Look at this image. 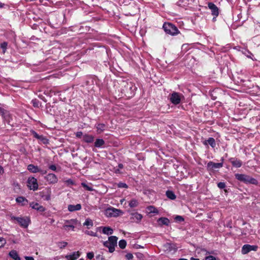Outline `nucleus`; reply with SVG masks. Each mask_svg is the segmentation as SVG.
I'll list each match as a JSON object with an SVG mask.
<instances>
[{"mask_svg":"<svg viewBox=\"0 0 260 260\" xmlns=\"http://www.w3.org/2000/svg\"><path fill=\"white\" fill-rule=\"evenodd\" d=\"M235 176L236 179L245 184H251L254 185H257L258 184V181L256 179L249 175L238 173L236 174Z\"/></svg>","mask_w":260,"mask_h":260,"instance_id":"obj_1","label":"nucleus"},{"mask_svg":"<svg viewBox=\"0 0 260 260\" xmlns=\"http://www.w3.org/2000/svg\"><path fill=\"white\" fill-rule=\"evenodd\" d=\"M11 219L12 220H15L21 228L26 229L30 223V219L28 216H11Z\"/></svg>","mask_w":260,"mask_h":260,"instance_id":"obj_2","label":"nucleus"},{"mask_svg":"<svg viewBox=\"0 0 260 260\" xmlns=\"http://www.w3.org/2000/svg\"><path fill=\"white\" fill-rule=\"evenodd\" d=\"M118 238L116 236H110L108 238V240L104 242V245L108 248L109 251L110 253L115 250V247L117 245Z\"/></svg>","mask_w":260,"mask_h":260,"instance_id":"obj_3","label":"nucleus"},{"mask_svg":"<svg viewBox=\"0 0 260 260\" xmlns=\"http://www.w3.org/2000/svg\"><path fill=\"white\" fill-rule=\"evenodd\" d=\"M163 28L166 33L172 35H176L178 32L177 28L170 23H165L163 25Z\"/></svg>","mask_w":260,"mask_h":260,"instance_id":"obj_4","label":"nucleus"},{"mask_svg":"<svg viewBox=\"0 0 260 260\" xmlns=\"http://www.w3.org/2000/svg\"><path fill=\"white\" fill-rule=\"evenodd\" d=\"M122 213L120 210L113 207L108 208L105 210V215L108 217H117Z\"/></svg>","mask_w":260,"mask_h":260,"instance_id":"obj_5","label":"nucleus"},{"mask_svg":"<svg viewBox=\"0 0 260 260\" xmlns=\"http://www.w3.org/2000/svg\"><path fill=\"white\" fill-rule=\"evenodd\" d=\"M27 186L30 190H37L38 188V183L37 179L30 177L27 181Z\"/></svg>","mask_w":260,"mask_h":260,"instance_id":"obj_6","label":"nucleus"},{"mask_svg":"<svg viewBox=\"0 0 260 260\" xmlns=\"http://www.w3.org/2000/svg\"><path fill=\"white\" fill-rule=\"evenodd\" d=\"M223 158H221V162L216 163L213 161H209L207 165V168L208 171H213L217 169H220L223 167Z\"/></svg>","mask_w":260,"mask_h":260,"instance_id":"obj_7","label":"nucleus"},{"mask_svg":"<svg viewBox=\"0 0 260 260\" xmlns=\"http://www.w3.org/2000/svg\"><path fill=\"white\" fill-rule=\"evenodd\" d=\"M181 94L174 92L170 95V100L174 105H178L181 102Z\"/></svg>","mask_w":260,"mask_h":260,"instance_id":"obj_8","label":"nucleus"},{"mask_svg":"<svg viewBox=\"0 0 260 260\" xmlns=\"http://www.w3.org/2000/svg\"><path fill=\"white\" fill-rule=\"evenodd\" d=\"M258 249V246L256 245H250L249 244H245L242 247V253L246 254L251 251H256Z\"/></svg>","mask_w":260,"mask_h":260,"instance_id":"obj_9","label":"nucleus"},{"mask_svg":"<svg viewBox=\"0 0 260 260\" xmlns=\"http://www.w3.org/2000/svg\"><path fill=\"white\" fill-rule=\"evenodd\" d=\"M77 220L76 219H72L70 220H64V224L63 226V229L71 228L74 231L75 225L77 224Z\"/></svg>","mask_w":260,"mask_h":260,"instance_id":"obj_10","label":"nucleus"},{"mask_svg":"<svg viewBox=\"0 0 260 260\" xmlns=\"http://www.w3.org/2000/svg\"><path fill=\"white\" fill-rule=\"evenodd\" d=\"M142 218V215L138 212H133L131 214L130 219L133 222H140Z\"/></svg>","mask_w":260,"mask_h":260,"instance_id":"obj_11","label":"nucleus"},{"mask_svg":"<svg viewBox=\"0 0 260 260\" xmlns=\"http://www.w3.org/2000/svg\"><path fill=\"white\" fill-rule=\"evenodd\" d=\"M229 161L232 164V166L235 168H240L243 164L242 161L237 158L231 157L229 159Z\"/></svg>","mask_w":260,"mask_h":260,"instance_id":"obj_12","label":"nucleus"},{"mask_svg":"<svg viewBox=\"0 0 260 260\" xmlns=\"http://www.w3.org/2000/svg\"><path fill=\"white\" fill-rule=\"evenodd\" d=\"M45 178L49 184H55L57 182L58 178L53 173L48 174Z\"/></svg>","mask_w":260,"mask_h":260,"instance_id":"obj_13","label":"nucleus"},{"mask_svg":"<svg viewBox=\"0 0 260 260\" xmlns=\"http://www.w3.org/2000/svg\"><path fill=\"white\" fill-rule=\"evenodd\" d=\"M208 6L211 11L212 14L217 17L219 15V10L217 7L213 3H209Z\"/></svg>","mask_w":260,"mask_h":260,"instance_id":"obj_14","label":"nucleus"},{"mask_svg":"<svg viewBox=\"0 0 260 260\" xmlns=\"http://www.w3.org/2000/svg\"><path fill=\"white\" fill-rule=\"evenodd\" d=\"M80 256V253L79 251L73 252L65 256V258L67 260H75L78 258Z\"/></svg>","mask_w":260,"mask_h":260,"instance_id":"obj_15","label":"nucleus"},{"mask_svg":"<svg viewBox=\"0 0 260 260\" xmlns=\"http://www.w3.org/2000/svg\"><path fill=\"white\" fill-rule=\"evenodd\" d=\"M30 207L32 209L37 210L40 212H44L45 210V208L42 205H40L38 203L32 202L30 204Z\"/></svg>","mask_w":260,"mask_h":260,"instance_id":"obj_16","label":"nucleus"},{"mask_svg":"<svg viewBox=\"0 0 260 260\" xmlns=\"http://www.w3.org/2000/svg\"><path fill=\"white\" fill-rule=\"evenodd\" d=\"M68 210L70 212H74L79 211L81 209V205L80 204H77L76 205H69L68 207Z\"/></svg>","mask_w":260,"mask_h":260,"instance_id":"obj_17","label":"nucleus"},{"mask_svg":"<svg viewBox=\"0 0 260 260\" xmlns=\"http://www.w3.org/2000/svg\"><path fill=\"white\" fill-rule=\"evenodd\" d=\"M27 170L33 173H36L40 172V169L37 166H35L32 164H30L27 166Z\"/></svg>","mask_w":260,"mask_h":260,"instance_id":"obj_18","label":"nucleus"},{"mask_svg":"<svg viewBox=\"0 0 260 260\" xmlns=\"http://www.w3.org/2000/svg\"><path fill=\"white\" fill-rule=\"evenodd\" d=\"M0 114L2 116L5 120L8 121L9 122H10L9 119L10 118V114L7 110L3 108L2 112H0Z\"/></svg>","mask_w":260,"mask_h":260,"instance_id":"obj_19","label":"nucleus"},{"mask_svg":"<svg viewBox=\"0 0 260 260\" xmlns=\"http://www.w3.org/2000/svg\"><path fill=\"white\" fill-rule=\"evenodd\" d=\"M204 144L205 145H210L212 148L216 146L215 140L213 138H209L208 140L204 142Z\"/></svg>","mask_w":260,"mask_h":260,"instance_id":"obj_20","label":"nucleus"},{"mask_svg":"<svg viewBox=\"0 0 260 260\" xmlns=\"http://www.w3.org/2000/svg\"><path fill=\"white\" fill-rule=\"evenodd\" d=\"M16 202L20 204L21 206H24L27 204L28 201L23 197H19L16 199Z\"/></svg>","mask_w":260,"mask_h":260,"instance_id":"obj_21","label":"nucleus"},{"mask_svg":"<svg viewBox=\"0 0 260 260\" xmlns=\"http://www.w3.org/2000/svg\"><path fill=\"white\" fill-rule=\"evenodd\" d=\"M9 256L14 260H21L17 252L15 250H12L9 253Z\"/></svg>","mask_w":260,"mask_h":260,"instance_id":"obj_22","label":"nucleus"},{"mask_svg":"<svg viewBox=\"0 0 260 260\" xmlns=\"http://www.w3.org/2000/svg\"><path fill=\"white\" fill-rule=\"evenodd\" d=\"M102 232L104 234L110 235L113 233V230L109 226H104Z\"/></svg>","mask_w":260,"mask_h":260,"instance_id":"obj_23","label":"nucleus"},{"mask_svg":"<svg viewBox=\"0 0 260 260\" xmlns=\"http://www.w3.org/2000/svg\"><path fill=\"white\" fill-rule=\"evenodd\" d=\"M83 140L86 143H92L94 140V137L92 135L86 134L83 137Z\"/></svg>","mask_w":260,"mask_h":260,"instance_id":"obj_24","label":"nucleus"},{"mask_svg":"<svg viewBox=\"0 0 260 260\" xmlns=\"http://www.w3.org/2000/svg\"><path fill=\"white\" fill-rule=\"evenodd\" d=\"M146 211L148 213H154L158 214V210L153 206H149L146 208Z\"/></svg>","mask_w":260,"mask_h":260,"instance_id":"obj_25","label":"nucleus"},{"mask_svg":"<svg viewBox=\"0 0 260 260\" xmlns=\"http://www.w3.org/2000/svg\"><path fill=\"white\" fill-rule=\"evenodd\" d=\"M158 222L159 224L162 225H168L170 223V220L168 218L166 217H160L158 219Z\"/></svg>","mask_w":260,"mask_h":260,"instance_id":"obj_26","label":"nucleus"},{"mask_svg":"<svg viewBox=\"0 0 260 260\" xmlns=\"http://www.w3.org/2000/svg\"><path fill=\"white\" fill-rule=\"evenodd\" d=\"M105 144V141L102 139H97L94 142V146L97 148L102 147Z\"/></svg>","mask_w":260,"mask_h":260,"instance_id":"obj_27","label":"nucleus"},{"mask_svg":"<svg viewBox=\"0 0 260 260\" xmlns=\"http://www.w3.org/2000/svg\"><path fill=\"white\" fill-rule=\"evenodd\" d=\"M83 225L86 226L87 228L89 229L93 225V221L90 218H87L84 222Z\"/></svg>","mask_w":260,"mask_h":260,"instance_id":"obj_28","label":"nucleus"},{"mask_svg":"<svg viewBox=\"0 0 260 260\" xmlns=\"http://www.w3.org/2000/svg\"><path fill=\"white\" fill-rule=\"evenodd\" d=\"M167 197L171 200H175L176 198V195L173 191L171 190H167L166 191Z\"/></svg>","mask_w":260,"mask_h":260,"instance_id":"obj_29","label":"nucleus"},{"mask_svg":"<svg viewBox=\"0 0 260 260\" xmlns=\"http://www.w3.org/2000/svg\"><path fill=\"white\" fill-rule=\"evenodd\" d=\"M129 206L131 208H135L138 206L139 202L136 199H133L129 202Z\"/></svg>","mask_w":260,"mask_h":260,"instance_id":"obj_30","label":"nucleus"},{"mask_svg":"<svg viewBox=\"0 0 260 260\" xmlns=\"http://www.w3.org/2000/svg\"><path fill=\"white\" fill-rule=\"evenodd\" d=\"M96 128L99 133H101L105 130V125L103 123H99L96 125Z\"/></svg>","mask_w":260,"mask_h":260,"instance_id":"obj_31","label":"nucleus"},{"mask_svg":"<svg viewBox=\"0 0 260 260\" xmlns=\"http://www.w3.org/2000/svg\"><path fill=\"white\" fill-rule=\"evenodd\" d=\"M81 185L82 187H83L86 190L88 191H92L93 190V188L91 186H89L85 182H82Z\"/></svg>","mask_w":260,"mask_h":260,"instance_id":"obj_32","label":"nucleus"},{"mask_svg":"<svg viewBox=\"0 0 260 260\" xmlns=\"http://www.w3.org/2000/svg\"><path fill=\"white\" fill-rule=\"evenodd\" d=\"M243 53L248 58L252 59L253 60L254 59L252 58L253 54L248 50H245L242 51Z\"/></svg>","mask_w":260,"mask_h":260,"instance_id":"obj_33","label":"nucleus"},{"mask_svg":"<svg viewBox=\"0 0 260 260\" xmlns=\"http://www.w3.org/2000/svg\"><path fill=\"white\" fill-rule=\"evenodd\" d=\"M118 245L119 247L121 249H124L126 247V242L125 240H120L119 241Z\"/></svg>","mask_w":260,"mask_h":260,"instance_id":"obj_34","label":"nucleus"},{"mask_svg":"<svg viewBox=\"0 0 260 260\" xmlns=\"http://www.w3.org/2000/svg\"><path fill=\"white\" fill-rule=\"evenodd\" d=\"M7 46L8 43L6 42H4L1 44V48L3 49V52L4 54L6 51Z\"/></svg>","mask_w":260,"mask_h":260,"instance_id":"obj_35","label":"nucleus"},{"mask_svg":"<svg viewBox=\"0 0 260 260\" xmlns=\"http://www.w3.org/2000/svg\"><path fill=\"white\" fill-rule=\"evenodd\" d=\"M85 233L86 235H89L91 236H93V237H98V236L96 232H93L91 231H86L85 232Z\"/></svg>","mask_w":260,"mask_h":260,"instance_id":"obj_36","label":"nucleus"},{"mask_svg":"<svg viewBox=\"0 0 260 260\" xmlns=\"http://www.w3.org/2000/svg\"><path fill=\"white\" fill-rule=\"evenodd\" d=\"M6 243V240L3 237H0V248H2L4 246V245Z\"/></svg>","mask_w":260,"mask_h":260,"instance_id":"obj_37","label":"nucleus"},{"mask_svg":"<svg viewBox=\"0 0 260 260\" xmlns=\"http://www.w3.org/2000/svg\"><path fill=\"white\" fill-rule=\"evenodd\" d=\"M117 186L119 188H128V185L126 183L123 182H119L117 184Z\"/></svg>","mask_w":260,"mask_h":260,"instance_id":"obj_38","label":"nucleus"},{"mask_svg":"<svg viewBox=\"0 0 260 260\" xmlns=\"http://www.w3.org/2000/svg\"><path fill=\"white\" fill-rule=\"evenodd\" d=\"M39 138L38 139L41 140L43 143L45 144L47 142V139L43 136L40 135Z\"/></svg>","mask_w":260,"mask_h":260,"instance_id":"obj_39","label":"nucleus"},{"mask_svg":"<svg viewBox=\"0 0 260 260\" xmlns=\"http://www.w3.org/2000/svg\"><path fill=\"white\" fill-rule=\"evenodd\" d=\"M217 186L220 189H223L225 187V184L224 182H220L218 183Z\"/></svg>","mask_w":260,"mask_h":260,"instance_id":"obj_40","label":"nucleus"},{"mask_svg":"<svg viewBox=\"0 0 260 260\" xmlns=\"http://www.w3.org/2000/svg\"><path fill=\"white\" fill-rule=\"evenodd\" d=\"M68 244V243L66 242H59L58 244V246L60 247V248H64Z\"/></svg>","mask_w":260,"mask_h":260,"instance_id":"obj_41","label":"nucleus"},{"mask_svg":"<svg viewBox=\"0 0 260 260\" xmlns=\"http://www.w3.org/2000/svg\"><path fill=\"white\" fill-rule=\"evenodd\" d=\"M31 103L35 107H38L39 105V102L38 101L35 100H32Z\"/></svg>","mask_w":260,"mask_h":260,"instance_id":"obj_42","label":"nucleus"},{"mask_svg":"<svg viewBox=\"0 0 260 260\" xmlns=\"http://www.w3.org/2000/svg\"><path fill=\"white\" fill-rule=\"evenodd\" d=\"M175 219L177 221H178L179 222H182L184 221V218H183V217L179 215L176 216L175 217Z\"/></svg>","mask_w":260,"mask_h":260,"instance_id":"obj_43","label":"nucleus"},{"mask_svg":"<svg viewBox=\"0 0 260 260\" xmlns=\"http://www.w3.org/2000/svg\"><path fill=\"white\" fill-rule=\"evenodd\" d=\"M93 256L94 254L93 252H88L87 253V257L89 259H91Z\"/></svg>","mask_w":260,"mask_h":260,"instance_id":"obj_44","label":"nucleus"},{"mask_svg":"<svg viewBox=\"0 0 260 260\" xmlns=\"http://www.w3.org/2000/svg\"><path fill=\"white\" fill-rule=\"evenodd\" d=\"M125 257L127 259L130 260L133 258V255L132 253H128L125 255Z\"/></svg>","mask_w":260,"mask_h":260,"instance_id":"obj_45","label":"nucleus"},{"mask_svg":"<svg viewBox=\"0 0 260 260\" xmlns=\"http://www.w3.org/2000/svg\"><path fill=\"white\" fill-rule=\"evenodd\" d=\"M205 260H216V258L212 255H209L206 257Z\"/></svg>","mask_w":260,"mask_h":260,"instance_id":"obj_46","label":"nucleus"},{"mask_svg":"<svg viewBox=\"0 0 260 260\" xmlns=\"http://www.w3.org/2000/svg\"><path fill=\"white\" fill-rule=\"evenodd\" d=\"M49 169H50V170H51L52 171H56V167L54 165H50L49 166Z\"/></svg>","mask_w":260,"mask_h":260,"instance_id":"obj_47","label":"nucleus"},{"mask_svg":"<svg viewBox=\"0 0 260 260\" xmlns=\"http://www.w3.org/2000/svg\"><path fill=\"white\" fill-rule=\"evenodd\" d=\"M31 134L33 135L34 137L38 139V138H39V137L40 136L39 135H38L35 131H32L31 132Z\"/></svg>","mask_w":260,"mask_h":260,"instance_id":"obj_48","label":"nucleus"},{"mask_svg":"<svg viewBox=\"0 0 260 260\" xmlns=\"http://www.w3.org/2000/svg\"><path fill=\"white\" fill-rule=\"evenodd\" d=\"M65 182H66V183H67L68 184H71V185H73V184H74V182H73V181L72 179H69L65 181Z\"/></svg>","mask_w":260,"mask_h":260,"instance_id":"obj_49","label":"nucleus"},{"mask_svg":"<svg viewBox=\"0 0 260 260\" xmlns=\"http://www.w3.org/2000/svg\"><path fill=\"white\" fill-rule=\"evenodd\" d=\"M25 260H34V258L32 256H25Z\"/></svg>","mask_w":260,"mask_h":260,"instance_id":"obj_50","label":"nucleus"},{"mask_svg":"<svg viewBox=\"0 0 260 260\" xmlns=\"http://www.w3.org/2000/svg\"><path fill=\"white\" fill-rule=\"evenodd\" d=\"M50 198H51L50 196L49 195V194L45 196V200H46V201L50 200Z\"/></svg>","mask_w":260,"mask_h":260,"instance_id":"obj_51","label":"nucleus"},{"mask_svg":"<svg viewBox=\"0 0 260 260\" xmlns=\"http://www.w3.org/2000/svg\"><path fill=\"white\" fill-rule=\"evenodd\" d=\"M82 135V133L81 132H77L76 134V136L78 137H80Z\"/></svg>","mask_w":260,"mask_h":260,"instance_id":"obj_52","label":"nucleus"},{"mask_svg":"<svg viewBox=\"0 0 260 260\" xmlns=\"http://www.w3.org/2000/svg\"><path fill=\"white\" fill-rule=\"evenodd\" d=\"M4 172V169L2 166H0V175L3 174Z\"/></svg>","mask_w":260,"mask_h":260,"instance_id":"obj_53","label":"nucleus"},{"mask_svg":"<svg viewBox=\"0 0 260 260\" xmlns=\"http://www.w3.org/2000/svg\"><path fill=\"white\" fill-rule=\"evenodd\" d=\"M14 185L15 187H17L18 189H20V185L18 183H14Z\"/></svg>","mask_w":260,"mask_h":260,"instance_id":"obj_54","label":"nucleus"},{"mask_svg":"<svg viewBox=\"0 0 260 260\" xmlns=\"http://www.w3.org/2000/svg\"><path fill=\"white\" fill-rule=\"evenodd\" d=\"M103 226H100V227L96 228V232L101 231V229L103 230Z\"/></svg>","mask_w":260,"mask_h":260,"instance_id":"obj_55","label":"nucleus"},{"mask_svg":"<svg viewBox=\"0 0 260 260\" xmlns=\"http://www.w3.org/2000/svg\"><path fill=\"white\" fill-rule=\"evenodd\" d=\"M119 169H121L123 168V166L122 164H119L118 166Z\"/></svg>","mask_w":260,"mask_h":260,"instance_id":"obj_56","label":"nucleus"},{"mask_svg":"<svg viewBox=\"0 0 260 260\" xmlns=\"http://www.w3.org/2000/svg\"><path fill=\"white\" fill-rule=\"evenodd\" d=\"M4 5H4V4H3V3H0V8H3V7H4Z\"/></svg>","mask_w":260,"mask_h":260,"instance_id":"obj_57","label":"nucleus"},{"mask_svg":"<svg viewBox=\"0 0 260 260\" xmlns=\"http://www.w3.org/2000/svg\"><path fill=\"white\" fill-rule=\"evenodd\" d=\"M190 260H200L199 258L191 257Z\"/></svg>","mask_w":260,"mask_h":260,"instance_id":"obj_58","label":"nucleus"},{"mask_svg":"<svg viewBox=\"0 0 260 260\" xmlns=\"http://www.w3.org/2000/svg\"><path fill=\"white\" fill-rule=\"evenodd\" d=\"M50 220H51V223H53L55 221L54 219H51Z\"/></svg>","mask_w":260,"mask_h":260,"instance_id":"obj_59","label":"nucleus"},{"mask_svg":"<svg viewBox=\"0 0 260 260\" xmlns=\"http://www.w3.org/2000/svg\"><path fill=\"white\" fill-rule=\"evenodd\" d=\"M115 172H116V173H120L119 169H118L116 170Z\"/></svg>","mask_w":260,"mask_h":260,"instance_id":"obj_60","label":"nucleus"},{"mask_svg":"<svg viewBox=\"0 0 260 260\" xmlns=\"http://www.w3.org/2000/svg\"><path fill=\"white\" fill-rule=\"evenodd\" d=\"M179 260H187V259L186 258H180V259H179Z\"/></svg>","mask_w":260,"mask_h":260,"instance_id":"obj_61","label":"nucleus"},{"mask_svg":"<svg viewBox=\"0 0 260 260\" xmlns=\"http://www.w3.org/2000/svg\"><path fill=\"white\" fill-rule=\"evenodd\" d=\"M2 108L0 107V112H2Z\"/></svg>","mask_w":260,"mask_h":260,"instance_id":"obj_62","label":"nucleus"},{"mask_svg":"<svg viewBox=\"0 0 260 260\" xmlns=\"http://www.w3.org/2000/svg\"><path fill=\"white\" fill-rule=\"evenodd\" d=\"M79 260H84V259H82V258H81V259H80Z\"/></svg>","mask_w":260,"mask_h":260,"instance_id":"obj_63","label":"nucleus"}]
</instances>
